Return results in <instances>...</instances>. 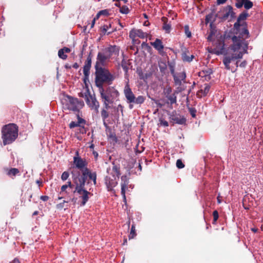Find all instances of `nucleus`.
Returning <instances> with one entry per match:
<instances>
[{"instance_id": "1", "label": "nucleus", "mask_w": 263, "mask_h": 263, "mask_svg": "<svg viewBox=\"0 0 263 263\" xmlns=\"http://www.w3.org/2000/svg\"><path fill=\"white\" fill-rule=\"evenodd\" d=\"M103 105L106 108H110L109 104L118 100L119 92L114 86H108L98 88Z\"/></svg>"}, {"instance_id": "2", "label": "nucleus", "mask_w": 263, "mask_h": 263, "mask_svg": "<svg viewBox=\"0 0 263 263\" xmlns=\"http://www.w3.org/2000/svg\"><path fill=\"white\" fill-rule=\"evenodd\" d=\"M95 68L96 70L95 84L98 88L104 87V84L108 85L112 84L116 77L111 74L107 69L101 67Z\"/></svg>"}, {"instance_id": "3", "label": "nucleus", "mask_w": 263, "mask_h": 263, "mask_svg": "<svg viewBox=\"0 0 263 263\" xmlns=\"http://www.w3.org/2000/svg\"><path fill=\"white\" fill-rule=\"evenodd\" d=\"M18 127L14 123L4 125L1 129L2 139L4 145L12 143L17 138Z\"/></svg>"}, {"instance_id": "4", "label": "nucleus", "mask_w": 263, "mask_h": 263, "mask_svg": "<svg viewBox=\"0 0 263 263\" xmlns=\"http://www.w3.org/2000/svg\"><path fill=\"white\" fill-rule=\"evenodd\" d=\"M123 93L126 99L127 102L129 104V107L130 109L133 108L134 104L141 105L145 101L146 98L143 96H138L136 97L135 95L130 88L128 83H127L124 86Z\"/></svg>"}, {"instance_id": "5", "label": "nucleus", "mask_w": 263, "mask_h": 263, "mask_svg": "<svg viewBox=\"0 0 263 263\" xmlns=\"http://www.w3.org/2000/svg\"><path fill=\"white\" fill-rule=\"evenodd\" d=\"M63 103L64 109L73 111H78L84 105L83 101L68 95L65 96Z\"/></svg>"}, {"instance_id": "6", "label": "nucleus", "mask_w": 263, "mask_h": 263, "mask_svg": "<svg viewBox=\"0 0 263 263\" xmlns=\"http://www.w3.org/2000/svg\"><path fill=\"white\" fill-rule=\"evenodd\" d=\"M74 184L75 187L73 193H77L79 195H81L80 197L82 200L81 205L84 206L88 201L89 196L92 195V194L85 189V184L74 183Z\"/></svg>"}, {"instance_id": "7", "label": "nucleus", "mask_w": 263, "mask_h": 263, "mask_svg": "<svg viewBox=\"0 0 263 263\" xmlns=\"http://www.w3.org/2000/svg\"><path fill=\"white\" fill-rule=\"evenodd\" d=\"M79 96L84 97L87 105L91 109L97 112L100 106L99 102L97 101L95 95H91L87 89L84 93H80Z\"/></svg>"}, {"instance_id": "8", "label": "nucleus", "mask_w": 263, "mask_h": 263, "mask_svg": "<svg viewBox=\"0 0 263 263\" xmlns=\"http://www.w3.org/2000/svg\"><path fill=\"white\" fill-rule=\"evenodd\" d=\"M90 170L86 167L82 172V174L81 175L80 172H77V173L72 172V179L73 183L79 184H85L87 176L89 177L90 174H92Z\"/></svg>"}, {"instance_id": "9", "label": "nucleus", "mask_w": 263, "mask_h": 263, "mask_svg": "<svg viewBox=\"0 0 263 263\" xmlns=\"http://www.w3.org/2000/svg\"><path fill=\"white\" fill-rule=\"evenodd\" d=\"M92 54L91 51H90L87 58V60L85 62V64L83 67V73H84V78L83 82L86 86L87 85V82H89V75L90 73V69L91 66V60H92Z\"/></svg>"}, {"instance_id": "10", "label": "nucleus", "mask_w": 263, "mask_h": 263, "mask_svg": "<svg viewBox=\"0 0 263 263\" xmlns=\"http://www.w3.org/2000/svg\"><path fill=\"white\" fill-rule=\"evenodd\" d=\"M223 11L224 12L223 15L220 14V12H219L217 14V15H219V18H220L222 21L227 20L229 16H230L231 20L235 17V13L233 11V7L230 5H228L224 7L223 9Z\"/></svg>"}, {"instance_id": "11", "label": "nucleus", "mask_w": 263, "mask_h": 263, "mask_svg": "<svg viewBox=\"0 0 263 263\" xmlns=\"http://www.w3.org/2000/svg\"><path fill=\"white\" fill-rule=\"evenodd\" d=\"M172 89L170 86H166L163 89V94L165 97L168 100L170 101L171 104H175L177 102V97L176 93H177L176 91L172 93Z\"/></svg>"}, {"instance_id": "12", "label": "nucleus", "mask_w": 263, "mask_h": 263, "mask_svg": "<svg viewBox=\"0 0 263 263\" xmlns=\"http://www.w3.org/2000/svg\"><path fill=\"white\" fill-rule=\"evenodd\" d=\"M249 16V13L246 11H243L242 13H241L239 15L236 22H235L234 24V28L236 31H239L240 26L246 27L247 26L246 22H242V23H241V22L246 20Z\"/></svg>"}, {"instance_id": "13", "label": "nucleus", "mask_w": 263, "mask_h": 263, "mask_svg": "<svg viewBox=\"0 0 263 263\" xmlns=\"http://www.w3.org/2000/svg\"><path fill=\"white\" fill-rule=\"evenodd\" d=\"M109 60V59L107 55H105L103 52H98L95 68L103 67L105 65L106 62Z\"/></svg>"}, {"instance_id": "14", "label": "nucleus", "mask_w": 263, "mask_h": 263, "mask_svg": "<svg viewBox=\"0 0 263 263\" xmlns=\"http://www.w3.org/2000/svg\"><path fill=\"white\" fill-rule=\"evenodd\" d=\"M170 119L174 123L180 125L185 124L186 122V119L184 117L177 114L175 111H173L170 115Z\"/></svg>"}, {"instance_id": "15", "label": "nucleus", "mask_w": 263, "mask_h": 263, "mask_svg": "<svg viewBox=\"0 0 263 263\" xmlns=\"http://www.w3.org/2000/svg\"><path fill=\"white\" fill-rule=\"evenodd\" d=\"M105 183L106 185L108 191L114 190L113 188L118 184L117 179L111 177L110 176H107L105 178Z\"/></svg>"}, {"instance_id": "16", "label": "nucleus", "mask_w": 263, "mask_h": 263, "mask_svg": "<svg viewBox=\"0 0 263 263\" xmlns=\"http://www.w3.org/2000/svg\"><path fill=\"white\" fill-rule=\"evenodd\" d=\"M121 195L123 198V199L126 200V196L125 192L126 190L127 189V185L129 183V178L127 175H123L121 178Z\"/></svg>"}, {"instance_id": "17", "label": "nucleus", "mask_w": 263, "mask_h": 263, "mask_svg": "<svg viewBox=\"0 0 263 263\" xmlns=\"http://www.w3.org/2000/svg\"><path fill=\"white\" fill-rule=\"evenodd\" d=\"M119 52V48L116 46L110 45L108 47L106 48L103 50V52L105 55L110 59L114 54H118Z\"/></svg>"}, {"instance_id": "18", "label": "nucleus", "mask_w": 263, "mask_h": 263, "mask_svg": "<svg viewBox=\"0 0 263 263\" xmlns=\"http://www.w3.org/2000/svg\"><path fill=\"white\" fill-rule=\"evenodd\" d=\"M107 172L111 177L119 179L120 175V167L115 163H112V168H107Z\"/></svg>"}, {"instance_id": "19", "label": "nucleus", "mask_w": 263, "mask_h": 263, "mask_svg": "<svg viewBox=\"0 0 263 263\" xmlns=\"http://www.w3.org/2000/svg\"><path fill=\"white\" fill-rule=\"evenodd\" d=\"M76 155L77 156L79 155L78 152H76ZM73 163L76 165V167L80 170H82L87 165L85 160H84L81 157L78 156H75L73 157Z\"/></svg>"}, {"instance_id": "20", "label": "nucleus", "mask_w": 263, "mask_h": 263, "mask_svg": "<svg viewBox=\"0 0 263 263\" xmlns=\"http://www.w3.org/2000/svg\"><path fill=\"white\" fill-rule=\"evenodd\" d=\"M130 38L134 39L136 37L138 36L141 39H144L147 37V33L144 32L141 29H132L129 32V35Z\"/></svg>"}, {"instance_id": "21", "label": "nucleus", "mask_w": 263, "mask_h": 263, "mask_svg": "<svg viewBox=\"0 0 263 263\" xmlns=\"http://www.w3.org/2000/svg\"><path fill=\"white\" fill-rule=\"evenodd\" d=\"M232 40L233 44L230 46L231 50L235 52L240 49L241 47V41L240 39L234 35L232 37Z\"/></svg>"}, {"instance_id": "22", "label": "nucleus", "mask_w": 263, "mask_h": 263, "mask_svg": "<svg viewBox=\"0 0 263 263\" xmlns=\"http://www.w3.org/2000/svg\"><path fill=\"white\" fill-rule=\"evenodd\" d=\"M181 50L182 51L181 57L184 62H190L194 58V56L193 55H191V56L188 55L189 51L185 47H182L181 48Z\"/></svg>"}, {"instance_id": "23", "label": "nucleus", "mask_w": 263, "mask_h": 263, "mask_svg": "<svg viewBox=\"0 0 263 263\" xmlns=\"http://www.w3.org/2000/svg\"><path fill=\"white\" fill-rule=\"evenodd\" d=\"M173 78L175 84L180 86L181 85V81L185 79L186 73L185 72H182L178 73L177 75H174Z\"/></svg>"}, {"instance_id": "24", "label": "nucleus", "mask_w": 263, "mask_h": 263, "mask_svg": "<svg viewBox=\"0 0 263 263\" xmlns=\"http://www.w3.org/2000/svg\"><path fill=\"white\" fill-rule=\"evenodd\" d=\"M151 44L154 48L158 51L159 53H161L164 49V46L162 42L160 39H156L154 42H151Z\"/></svg>"}, {"instance_id": "25", "label": "nucleus", "mask_w": 263, "mask_h": 263, "mask_svg": "<svg viewBox=\"0 0 263 263\" xmlns=\"http://www.w3.org/2000/svg\"><path fill=\"white\" fill-rule=\"evenodd\" d=\"M233 60H234V59H233L232 54L231 55H226L223 57L222 62H223V64L225 66V68L227 69H228V70L230 69L231 67L230 66V64L231 62V61Z\"/></svg>"}, {"instance_id": "26", "label": "nucleus", "mask_w": 263, "mask_h": 263, "mask_svg": "<svg viewBox=\"0 0 263 263\" xmlns=\"http://www.w3.org/2000/svg\"><path fill=\"white\" fill-rule=\"evenodd\" d=\"M108 109H109V108H106L105 106L103 105V108L101 111V117L103 121V124L106 126H107V124L105 122V120L109 117V114L107 111Z\"/></svg>"}, {"instance_id": "27", "label": "nucleus", "mask_w": 263, "mask_h": 263, "mask_svg": "<svg viewBox=\"0 0 263 263\" xmlns=\"http://www.w3.org/2000/svg\"><path fill=\"white\" fill-rule=\"evenodd\" d=\"M213 72V70L211 68H208L205 70H202L201 72H200V74L202 77H203L205 78V79L206 80H209L211 79V74H212Z\"/></svg>"}, {"instance_id": "28", "label": "nucleus", "mask_w": 263, "mask_h": 263, "mask_svg": "<svg viewBox=\"0 0 263 263\" xmlns=\"http://www.w3.org/2000/svg\"><path fill=\"white\" fill-rule=\"evenodd\" d=\"M210 89V85L208 84H205L204 88L198 91L197 95H199V93H201L202 96H205L209 93Z\"/></svg>"}, {"instance_id": "29", "label": "nucleus", "mask_w": 263, "mask_h": 263, "mask_svg": "<svg viewBox=\"0 0 263 263\" xmlns=\"http://www.w3.org/2000/svg\"><path fill=\"white\" fill-rule=\"evenodd\" d=\"M162 21L164 22L163 25V29L166 31V32H169L171 29V25L167 24V18L166 17H162Z\"/></svg>"}, {"instance_id": "30", "label": "nucleus", "mask_w": 263, "mask_h": 263, "mask_svg": "<svg viewBox=\"0 0 263 263\" xmlns=\"http://www.w3.org/2000/svg\"><path fill=\"white\" fill-rule=\"evenodd\" d=\"M136 236L135 224H133L131 227L130 232L128 236L129 239L134 238Z\"/></svg>"}, {"instance_id": "31", "label": "nucleus", "mask_w": 263, "mask_h": 263, "mask_svg": "<svg viewBox=\"0 0 263 263\" xmlns=\"http://www.w3.org/2000/svg\"><path fill=\"white\" fill-rule=\"evenodd\" d=\"M214 14L213 12L206 15L205 19V24H208L210 22L213 23L215 21V18H213Z\"/></svg>"}, {"instance_id": "32", "label": "nucleus", "mask_w": 263, "mask_h": 263, "mask_svg": "<svg viewBox=\"0 0 263 263\" xmlns=\"http://www.w3.org/2000/svg\"><path fill=\"white\" fill-rule=\"evenodd\" d=\"M109 12L108 10L105 9L100 11L96 15V19H99L101 15L108 16Z\"/></svg>"}, {"instance_id": "33", "label": "nucleus", "mask_w": 263, "mask_h": 263, "mask_svg": "<svg viewBox=\"0 0 263 263\" xmlns=\"http://www.w3.org/2000/svg\"><path fill=\"white\" fill-rule=\"evenodd\" d=\"M20 172L19 170L16 168H11L9 170V171L7 173V174L8 175H12V176H15L17 174H18Z\"/></svg>"}, {"instance_id": "34", "label": "nucleus", "mask_w": 263, "mask_h": 263, "mask_svg": "<svg viewBox=\"0 0 263 263\" xmlns=\"http://www.w3.org/2000/svg\"><path fill=\"white\" fill-rule=\"evenodd\" d=\"M244 6V7L246 9H250L253 6V3L249 0H246L245 1V3L243 5Z\"/></svg>"}, {"instance_id": "35", "label": "nucleus", "mask_w": 263, "mask_h": 263, "mask_svg": "<svg viewBox=\"0 0 263 263\" xmlns=\"http://www.w3.org/2000/svg\"><path fill=\"white\" fill-rule=\"evenodd\" d=\"M159 67L161 72L163 73L166 69L167 66L165 62H160L159 63Z\"/></svg>"}, {"instance_id": "36", "label": "nucleus", "mask_w": 263, "mask_h": 263, "mask_svg": "<svg viewBox=\"0 0 263 263\" xmlns=\"http://www.w3.org/2000/svg\"><path fill=\"white\" fill-rule=\"evenodd\" d=\"M120 12L122 14H128L129 12V10L127 6H123L120 7Z\"/></svg>"}, {"instance_id": "37", "label": "nucleus", "mask_w": 263, "mask_h": 263, "mask_svg": "<svg viewBox=\"0 0 263 263\" xmlns=\"http://www.w3.org/2000/svg\"><path fill=\"white\" fill-rule=\"evenodd\" d=\"M108 138L110 140V142L114 143H117L118 141V139L114 133H110L108 135Z\"/></svg>"}, {"instance_id": "38", "label": "nucleus", "mask_w": 263, "mask_h": 263, "mask_svg": "<svg viewBox=\"0 0 263 263\" xmlns=\"http://www.w3.org/2000/svg\"><path fill=\"white\" fill-rule=\"evenodd\" d=\"M58 55L61 59L63 60H66L67 58V55L65 54V53L62 49L59 50Z\"/></svg>"}, {"instance_id": "39", "label": "nucleus", "mask_w": 263, "mask_h": 263, "mask_svg": "<svg viewBox=\"0 0 263 263\" xmlns=\"http://www.w3.org/2000/svg\"><path fill=\"white\" fill-rule=\"evenodd\" d=\"M89 178L93 181V184L96 185L97 184V174L96 172H92V174H90Z\"/></svg>"}, {"instance_id": "40", "label": "nucleus", "mask_w": 263, "mask_h": 263, "mask_svg": "<svg viewBox=\"0 0 263 263\" xmlns=\"http://www.w3.org/2000/svg\"><path fill=\"white\" fill-rule=\"evenodd\" d=\"M184 32L187 37H191L192 36L191 32L190 31L189 25L184 26Z\"/></svg>"}, {"instance_id": "41", "label": "nucleus", "mask_w": 263, "mask_h": 263, "mask_svg": "<svg viewBox=\"0 0 263 263\" xmlns=\"http://www.w3.org/2000/svg\"><path fill=\"white\" fill-rule=\"evenodd\" d=\"M111 27V24H109V25H104L101 27V31L102 33L105 34L109 28Z\"/></svg>"}, {"instance_id": "42", "label": "nucleus", "mask_w": 263, "mask_h": 263, "mask_svg": "<svg viewBox=\"0 0 263 263\" xmlns=\"http://www.w3.org/2000/svg\"><path fill=\"white\" fill-rule=\"evenodd\" d=\"M232 57L234 59V60H236V59H241L242 58V56H243V53L242 52H239L238 53H233L232 54Z\"/></svg>"}, {"instance_id": "43", "label": "nucleus", "mask_w": 263, "mask_h": 263, "mask_svg": "<svg viewBox=\"0 0 263 263\" xmlns=\"http://www.w3.org/2000/svg\"><path fill=\"white\" fill-rule=\"evenodd\" d=\"M69 176V173L67 171H65L62 173V174L61 175V179L63 181H65L68 178Z\"/></svg>"}, {"instance_id": "44", "label": "nucleus", "mask_w": 263, "mask_h": 263, "mask_svg": "<svg viewBox=\"0 0 263 263\" xmlns=\"http://www.w3.org/2000/svg\"><path fill=\"white\" fill-rule=\"evenodd\" d=\"M213 223H215L219 217V214L217 211L215 210L213 212Z\"/></svg>"}, {"instance_id": "45", "label": "nucleus", "mask_w": 263, "mask_h": 263, "mask_svg": "<svg viewBox=\"0 0 263 263\" xmlns=\"http://www.w3.org/2000/svg\"><path fill=\"white\" fill-rule=\"evenodd\" d=\"M68 186H67V185L65 184L64 185H63L62 186H61V191H60V194H63L64 193L65 194H68V192H67V189H68Z\"/></svg>"}, {"instance_id": "46", "label": "nucleus", "mask_w": 263, "mask_h": 263, "mask_svg": "<svg viewBox=\"0 0 263 263\" xmlns=\"http://www.w3.org/2000/svg\"><path fill=\"white\" fill-rule=\"evenodd\" d=\"M176 166L178 168H182L184 167V164L181 159H178L176 162Z\"/></svg>"}, {"instance_id": "47", "label": "nucleus", "mask_w": 263, "mask_h": 263, "mask_svg": "<svg viewBox=\"0 0 263 263\" xmlns=\"http://www.w3.org/2000/svg\"><path fill=\"white\" fill-rule=\"evenodd\" d=\"M189 112L193 118H195L196 115V109L195 108L190 107L189 108Z\"/></svg>"}, {"instance_id": "48", "label": "nucleus", "mask_w": 263, "mask_h": 263, "mask_svg": "<svg viewBox=\"0 0 263 263\" xmlns=\"http://www.w3.org/2000/svg\"><path fill=\"white\" fill-rule=\"evenodd\" d=\"M159 124L161 126H165V127H167L168 126V123L167 121L166 120H164L163 119H160L159 120Z\"/></svg>"}, {"instance_id": "49", "label": "nucleus", "mask_w": 263, "mask_h": 263, "mask_svg": "<svg viewBox=\"0 0 263 263\" xmlns=\"http://www.w3.org/2000/svg\"><path fill=\"white\" fill-rule=\"evenodd\" d=\"M168 66H169V68H170V69L171 71V73L173 75V76H174V75H175L174 65H173L172 64H169Z\"/></svg>"}, {"instance_id": "50", "label": "nucleus", "mask_w": 263, "mask_h": 263, "mask_svg": "<svg viewBox=\"0 0 263 263\" xmlns=\"http://www.w3.org/2000/svg\"><path fill=\"white\" fill-rule=\"evenodd\" d=\"M77 117H78V124L80 125V127H81V124H85L86 121L84 119L81 118V117H80L79 115H77Z\"/></svg>"}, {"instance_id": "51", "label": "nucleus", "mask_w": 263, "mask_h": 263, "mask_svg": "<svg viewBox=\"0 0 263 263\" xmlns=\"http://www.w3.org/2000/svg\"><path fill=\"white\" fill-rule=\"evenodd\" d=\"M78 126H80V125L78 124V122L71 121L69 124L70 128H73Z\"/></svg>"}, {"instance_id": "52", "label": "nucleus", "mask_w": 263, "mask_h": 263, "mask_svg": "<svg viewBox=\"0 0 263 263\" xmlns=\"http://www.w3.org/2000/svg\"><path fill=\"white\" fill-rule=\"evenodd\" d=\"M222 44V46H221V48H220V51H218L217 52V54H223L224 53V50H225V49H224V42H222L221 43Z\"/></svg>"}, {"instance_id": "53", "label": "nucleus", "mask_w": 263, "mask_h": 263, "mask_svg": "<svg viewBox=\"0 0 263 263\" xmlns=\"http://www.w3.org/2000/svg\"><path fill=\"white\" fill-rule=\"evenodd\" d=\"M66 184L67 185L68 187L70 189H72L74 186L75 187L74 183H72L71 181H68Z\"/></svg>"}, {"instance_id": "54", "label": "nucleus", "mask_w": 263, "mask_h": 263, "mask_svg": "<svg viewBox=\"0 0 263 263\" xmlns=\"http://www.w3.org/2000/svg\"><path fill=\"white\" fill-rule=\"evenodd\" d=\"M49 197L48 196H41L40 197V199L44 201H47L49 199Z\"/></svg>"}, {"instance_id": "55", "label": "nucleus", "mask_w": 263, "mask_h": 263, "mask_svg": "<svg viewBox=\"0 0 263 263\" xmlns=\"http://www.w3.org/2000/svg\"><path fill=\"white\" fill-rule=\"evenodd\" d=\"M64 52L65 53H69L70 52V48H68V47H64L62 49Z\"/></svg>"}, {"instance_id": "56", "label": "nucleus", "mask_w": 263, "mask_h": 263, "mask_svg": "<svg viewBox=\"0 0 263 263\" xmlns=\"http://www.w3.org/2000/svg\"><path fill=\"white\" fill-rule=\"evenodd\" d=\"M247 65V62L246 61H242L239 65V66L241 67H245Z\"/></svg>"}, {"instance_id": "57", "label": "nucleus", "mask_w": 263, "mask_h": 263, "mask_svg": "<svg viewBox=\"0 0 263 263\" xmlns=\"http://www.w3.org/2000/svg\"><path fill=\"white\" fill-rule=\"evenodd\" d=\"M57 207L58 209H62L64 208V202L60 203L57 205Z\"/></svg>"}, {"instance_id": "58", "label": "nucleus", "mask_w": 263, "mask_h": 263, "mask_svg": "<svg viewBox=\"0 0 263 263\" xmlns=\"http://www.w3.org/2000/svg\"><path fill=\"white\" fill-rule=\"evenodd\" d=\"M118 110H120L121 112H123V106L121 104H119L117 107Z\"/></svg>"}, {"instance_id": "59", "label": "nucleus", "mask_w": 263, "mask_h": 263, "mask_svg": "<svg viewBox=\"0 0 263 263\" xmlns=\"http://www.w3.org/2000/svg\"><path fill=\"white\" fill-rule=\"evenodd\" d=\"M227 0H217V3L218 5L223 4L227 2Z\"/></svg>"}, {"instance_id": "60", "label": "nucleus", "mask_w": 263, "mask_h": 263, "mask_svg": "<svg viewBox=\"0 0 263 263\" xmlns=\"http://www.w3.org/2000/svg\"><path fill=\"white\" fill-rule=\"evenodd\" d=\"M41 4H44L45 3H47L49 2V0H37Z\"/></svg>"}, {"instance_id": "61", "label": "nucleus", "mask_w": 263, "mask_h": 263, "mask_svg": "<svg viewBox=\"0 0 263 263\" xmlns=\"http://www.w3.org/2000/svg\"><path fill=\"white\" fill-rule=\"evenodd\" d=\"M10 263H20V261L17 258L14 259L12 261H11Z\"/></svg>"}, {"instance_id": "62", "label": "nucleus", "mask_w": 263, "mask_h": 263, "mask_svg": "<svg viewBox=\"0 0 263 263\" xmlns=\"http://www.w3.org/2000/svg\"><path fill=\"white\" fill-rule=\"evenodd\" d=\"M98 19H96V16L94 17V18L93 19L92 21V23H91V28H93V27L94 26V25H95V22L96 20H97Z\"/></svg>"}, {"instance_id": "63", "label": "nucleus", "mask_w": 263, "mask_h": 263, "mask_svg": "<svg viewBox=\"0 0 263 263\" xmlns=\"http://www.w3.org/2000/svg\"><path fill=\"white\" fill-rule=\"evenodd\" d=\"M72 67L75 69H77L79 68V64L77 63H75L73 64V65L72 66Z\"/></svg>"}, {"instance_id": "64", "label": "nucleus", "mask_w": 263, "mask_h": 263, "mask_svg": "<svg viewBox=\"0 0 263 263\" xmlns=\"http://www.w3.org/2000/svg\"><path fill=\"white\" fill-rule=\"evenodd\" d=\"M77 198H72L70 199V200L73 203V204H75L77 202Z\"/></svg>"}]
</instances>
